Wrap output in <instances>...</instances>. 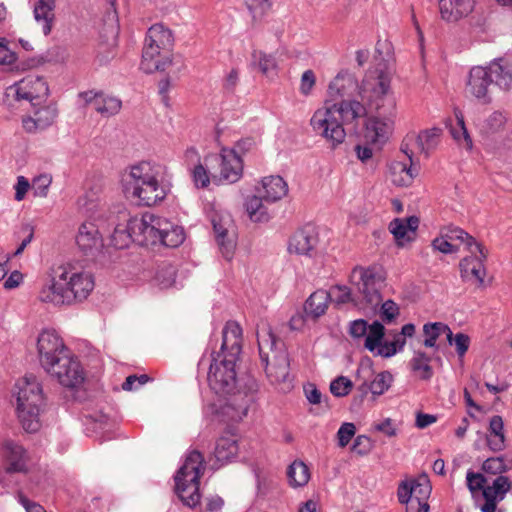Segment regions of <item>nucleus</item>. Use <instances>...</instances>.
Returning a JSON list of instances; mask_svg holds the SVG:
<instances>
[{
  "instance_id": "obj_15",
  "label": "nucleus",
  "mask_w": 512,
  "mask_h": 512,
  "mask_svg": "<svg viewBox=\"0 0 512 512\" xmlns=\"http://www.w3.org/2000/svg\"><path fill=\"white\" fill-rule=\"evenodd\" d=\"M432 491L430 480L426 474L417 478H411L402 481L397 489L399 502H407L415 499L417 503L428 504V499Z\"/></svg>"
},
{
  "instance_id": "obj_4",
  "label": "nucleus",
  "mask_w": 512,
  "mask_h": 512,
  "mask_svg": "<svg viewBox=\"0 0 512 512\" xmlns=\"http://www.w3.org/2000/svg\"><path fill=\"white\" fill-rule=\"evenodd\" d=\"M174 43L172 31L163 24H154L147 32L142 51L141 69L145 73L165 71L173 64H178L177 71L184 67L181 56H165L161 58V51H170Z\"/></svg>"
},
{
  "instance_id": "obj_14",
  "label": "nucleus",
  "mask_w": 512,
  "mask_h": 512,
  "mask_svg": "<svg viewBox=\"0 0 512 512\" xmlns=\"http://www.w3.org/2000/svg\"><path fill=\"white\" fill-rule=\"evenodd\" d=\"M10 89L14 90L17 100H25L33 106L39 105L49 93L47 82L39 75H28Z\"/></svg>"
},
{
  "instance_id": "obj_44",
  "label": "nucleus",
  "mask_w": 512,
  "mask_h": 512,
  "mask_svg": "<svg viewBox=\"0 0 512 512\" xmlns=\"http://www.w3.org/2000/svg\"><path fill=\"white\" fill-rule=\"evenodd\" d=\"M432 358L422 351L415 352L410 361L411 368L414 372L419 373L422 380H429L433 375V369L430 366Z\"/></svg>"
},
{
  "instance_id": "obj_10",
  "label": "nucleus",
  "mask_w": 512,
  "mask_h": 512,
  "mask_svg": "<svg viewBox=\"0 0 512 512\" xmlns=\"http://www.w3.org/2000/svg\"><path fill=\"white\" fill-rule=\"evenodd\" d=\"M258 345L260 357L262 363L265 364V372L271 384L283 392L290 391L293 387V379L290 375V361L287 352L274 353L270 360L268 354L263 353V344L260 339H258Z\"/></svg>"
},
{
  "instance_id": "obj_57",
  "label": "nucleus",
  "mask_w": 512,
  "mask_h": 512,
  "mask_svg": "<svg viewBox=\"0 0 512 512\" xmlns=\"http://www.w3.org/2000/svg\"><path fill=\"white\" fill-rule=\"evenodd\" d=\"M432 247L444 254H452L458 251V247L453 245L442 233L440 237H437L432 241Z\"/></svg>"
},
{
  "instance_id": "obj_2",
  "label": "nucleus",
  "mask_w": 512,
  "mask_h": 512,
  "mask_svg": "<svg viewBox=\"0 0 512 512\" xmlns=\"http://www.w3.org/2000/svg\"><path fill=\"white\" fill-rule=\"evenodd\" d=\"M242 350V329L236 321H228L222 330V344L219 352L212 354L208 371L210 388L220 395H228L222 407V414L230 421H241L255 403L258 384L247 378L243 386L234 392L237 383L236 362Z\"/></svg>"
},
{
  "instance_id": "obj_7",
  "label": "nucleus",
  "mask_w": 512,
  "mask_h": 512,
  "mask_svg": "<svg viewBox=\"0 0 512 512\" xmlns=\"http://www.w3.org/2000/svg\"><path fill=\"white\" fill-rule=\"evenodd\" d=\"M204 458L199 451L188 454L175 476V489L184 505L192 508L200 502L199 480Z\"/></svg>"
},
{
  "instance_id": "obj_55",
  "label": "nucleus",
  "mask_w": 512,
  "mask_h": 512,
  "mask_svg": "<svg viewBox=\"0 0 512 512\" xmlns=\"http://www.w3.org/2000/svg\"><path fill=\"white\" fill-rule=\"evenodd\" d=\"M253 19L261 17L271 7L270 0H244Z\"/></svg>"
},
{
  "instance_id": "obj_6",
  "label": "nucleus",
  "mask_w": 512,
  "mask_h": 512,
  "mask_svg": "<svg viewBox=\"0 0 512 512\" xmlns=\"http://www.w3.org/2000/svg\"><path fill=\"white\" fill-rule=\"evenodd\" d=\"M163 167L160 164L142 161L133 165L127 181L132 196L139 204L152 206L161 202L166 196L165 188L160 184Z\"/></svg>"
},
{
  "instance_id": "obj_45",
  "label": "nucleus",
  "mask_w": 512,
  "mask_h": 512,
  "mask_svg": "<svg viewBox=\"0 0 512 512\" xmlns=\"http://www.w3.org/2000/svg\"><path fill=\"white\" fill-rule=\"evenodd\" d=\"M385 334V328L379 321H374L369 325L364 346L369 351L373 352L381 344Z\"/></svg>"
},
{
  "instance_id": "obj_8",
  "label": "nucleus",
  "mask_w": 512,
  "mask_h": 512,
  "mask_svg": "<svg viewBox=\"0 0 512 512\" xmlns=\"http://www.w3.org/2000/svg\"><path fill=\"white\" fill-rule=\"evenodd\" d=\"M74 265L71 263L53 267L48 282L41 288L38 298L54 306H72Z\"/></svg>"
},
{
  "instance_id": "obj_9",
  "label": "nucleus",
  "mask_w": 512,
  "mask_h": 512,
  "mask_svg": "<svg viewBox=\"0 0 512 512\" xmlns=\"http://www.w3.org/2000/svg\"><path fill=\"white\" fill-rule=\"evenodd\" d=\"M351 281L356 285L363 300L370 307H377L382 301L381 289L385 276L382 270L376 266L355 267L351 274Z\"/></svg>"
},
{
  "instance_id": "obj_56",
  "label": "nucleus",
  "mask_w": 512,
  "mask_h": 512,
  "mask_svg": "<svg viewBox=\"0 0 512 512\" xmlns=\"http://www.w3.org/2000/svg\"><path fill=\"white\" fill-rule=\"evenodd\" d=\"M373 447L371 439L366 435H358L351 447V450L358 455L368 454Z\"/></svg>"
},
{
  "instance_id": "obj_61",
  "label": "nucleus",
  "mask_w": 512,
  "mask_h": 512,
  "mask_svg": "<svg viewBox=\"0 0 512 512\" xmlns=\"http://www.w3.org/2000/svg\"><path fill=\"white\" fill-rule=\"evenodd\" d=\"M453 344L456 346L458 356L463 357L469 349L470 338L464 333H457L453 335Z\"/></svg>"
},
{
  "instance_id": "obj_34",
  "label": "nucleus",
  "mask_w": 512,
  "mask_h": 512,
  "mask_svg": "<svg viewBox=\"0 0 512 512\" xmlns=\"http://www.w3.org/2000/svg\"><path fill=\"white\" fill-rule=\"evenodd\" d=\"M423 334L425 339L423 344L425 347L438 348L436 345L437 339L445 334L446 339L450 345H453V333L450 327L442 322L426 323L423 326Z\"/></svg>"
},
{
  "instance_id": "obj_5",
  "label": "nucleus",
  "mask_w": 512,
  "mask_h": 512,
  "mask_svg": "<svg viewBox=\"0 0 512 512\" xmlns=\"http://www.w3.org/2000/svg\"><path fill=\"white\" fill-rule=\"evenodd\" d=\"M16 411L19 422L28 433H35L41 427L40 413L45 398L40 382L34 375L25 376L15 384Z\"/></svg>"
},
{
  "instance_id": "obj_43",
  "label": "nucleus",
  "mask_w": 512,
  "mask_h": 512,
  "mask_svg": "<svg viewBox=\"0 0 512 512\" xmlns=\"http://www.w3.org/2000/svg\"><path fill=\"white\" fill-rule=\"evenodd\" d=\"M442 234L450 241L459 240L464 243L470 254L474 253V249H479L480 247V243L477 242L474 237L459 227L448 226L442 231Z\"/></svg>"
},
{
  "instance_id": "obj_1",
  "label": "nucleus",
  "mask_w": 512,
  "mask_h": 512,
  "mask_svg": "<svg viewBox=\"0 0 512 512\" xmlns=\"http://www.w3.org/2000/svg\"><path fill=\"white\" fill-rule=\"evenodd\" d=\"M390 76L382 69L369 70L362 80L359 96L345 99L317 109L310 119L313 131L324 137L333 147L346 137L344 125L364 123V138L370 144L383 145L393 131L397 113L396 99L390 86Z\"/></svg>"
},
{
  "instance_id": "obj_47",
  "label": "nucleus",
  "mask_w": 512,
  "mask_h": 512,
  "mask_svg": "<svg viewBox=\"0 0 512 512\" xmlns=\"http://www.w3.org/2000/svg\"><path fill=\"white\" fill-rule=\"evenodd\" d=\"M329 293L331 295V301L337 305L355 302L351 289L345 285H335L331 288Z\"/></svg>"
},
{
  "instance_id": "obj_3",
  "label": "nucleus",
  "mask_w": 512,
  "mask_h": 512,
  "mask_svg": "<svg viewBox=\"0 0 512 512\" xmlns=\"http://www.w3.org/2000/svg\"><path fill=\"white\" fill-rule=\"evenodd\" d=\"M184 239L182 227L164 217L146 212L141 217H132L125 227L118 225L111 235V245L124 249L133 241L143 246L159 243L174 248L181 245Z\"/></svg>"
},
{
  "instance_id": "obj_64",
  "label": "nucleus",
  "mask_w": 512,
  "mask_h": 512,
  "mask_svg": "<svg viewBox=\"0 0 512 512\" xmlns=\"http://www.w3.org/2000/svg\"><path fill=\"white\" fill-rule=\"evenodd\" d=\"M29 188H31L29 181L24 176H19L15 185V199L23 200Z\"/></svg>"
},
{
  "instance_id": "obj_38",
  "label": "nucleus",
  "mask_w": 512,
  "mask_h": 512,
  "mask_svg": "<svg viewBox=\"0 0 512 512\" xmlns=\"http://www.w3.org/2000/svg\"><path fill=\"white\" fill-rule=\"evenodd\" d=\"M393 381V376L389 371H383L375 376V378L368 383L366 380L359 386L362 394L371 392L373 395H382L387 391Z\"/></svg>"
},
{
  "instance_id": "obj_27",
  "label": "nucleus",
  "mask_w": 512,
  "mask_h": 512,
  "mask_svg": "<svg viewBox=\"0 0 512 512\" xmlns=\"http://www.w3.org/2000/svg\"><path fill=\"white\" fill-rule=\"evenodd\" d=\"M56 0H36L33 5V16L45 36L52 31L55 22Z\"/></svg>"
},
{
  "instance_id": "obj_12",
  "label": "nucleus",
  "mask_w": 512,
  "mask_h": 512,
  "mask_svg": "<svg viewBox=\"0 0 512 512\" xmlns=\"http://www.w3.org/2000/svg\"><path fill=\"white\" fill-rule=\"evenodd\" d=\"M213 158L219 164V174L212 175L216 184H233L240 180L243 174V161L235 149L223 147Z\"/></svg>"
},
{
  "instance_id": "obj_46",
  "label": "nucleus",
  "mask_w": 512,
  "mask_h": 512,
  "mask_svg": "<svg viewBox=\"0 0 512 512\" xmlns=\"http://www.w3.org/2000/svg\"><path fill=\"white\" fill-rule=\"evenodd\" d=\"M505 120L506 118L501 112L495 111L479 124L480 131L487 135L494 133L504 125Z\"/></svg>"
},
{
  "instance_id": "obj_11",
  "label": "nucleus",
  "mask_w": 512,
  "mask_h": 512,
  "mask_svg": "<svg viewBox=\"0 0 512 512\" xmlns=\"http://www.w3.org/2000/svg\"><path fill=\"white\" fill-rule=\"evenodd\" d=\"M58 382L68 388L81 385L84 381V371L77 357L69 350L46 370Z\"/></svg>"
},
{
  "instance_id": "obj_33",
  "label": "nucleus",
  "mask_w": 512,
  "mask_h": 512,
  "mask_svg": "<svg viewBox=\"0 0 512 512\" xmlns=\"http://www.w3.org/2000/svg\"><path fill=\"white\" fill-rule=\"evenodd\" d=\"M238 453L237 441L232 437H221L217 440L214 449L215 463L213 468L218 469L228 463Z\"/></svg>"
},
{
  "instance_id": "obj_31",
  "label": "nucleus",
  "mask_w": 512,
  "mask_h": 512,
  "mask_svg": "<svg viewBox=\"0 0 512 512\" xmlns=\"http://www.w3.org/2000/svg\"><path fill=\"white\" fill-rule=\"evenodd\" d=\"M488 67L494 84L501 89L509 90L512 86V58L499 59Z\"/></svg>"
},
{
  "instance_id": "obj_49",
  "label": "nucleus",
  "mask_w": 512,
  "mask_h": 512,
  "mask_svg": "<svg viewBox=\"0 0 512 512\" xmlns=\"http://www.w3.org/2000/svg\"><path fill=\"white\" fill-rule=\"evenodd\" d=\"M466 482L469 491L472 494L482 491L486 487L487 479L482 473L468 470L466 473Z\"/></svg>"
},
{
  "instance_id": "obj_59",
  "label": "nucleus",
  "mask_w": 512,
  "mask_h": 512,
  "mask_svg": "<svg viewBox=\"0 0 512 512\" xmlns=\"http://www.w3.org/2000/svg\"><path fill=\"white\" fill-rule=\"evenodd\" d=\"M399 315L398 305L392 301L387 300L381 306V318L383 321L390 323Z\"/></svg>"
},
{
  "instance_id": "obj_60",
  "label": "nucleus",
  "mask_w": 512,
  "mask_h": 512,
  "mask_svg": "<svg viewBox=\"0 0 512 512\" xmlns=\"http://www.w3.org/2000/svg\"><path fill=\"white\" fill-rule=\"evenodd\" d=\"M316 82L315 74L312 70H306L301 77L300 92L303 95H309Z\"/></svg>"
},
{
  "instance_id": "obj_19",
  "label": "nucleus",
  "mask_w": 512,
  "mask_h": 512,
  "mask_svg": "<svg viewBox=\"0 0 512 512\" xmlns=\"http://www.w3.org/2000/svg\"><path fill=\"white\" fill-rule=\"evenodd\" d=\"M85 104L100 113L102 116H114L121 110L122 101L116 97L105 95L102 92L86 91L79 94Z\"/></svg>"
},
{
  "instance_id": "obj_17",
  "label": "nucleus",
  "mask_w": 512,
  "mask_h": 512,
  "mask_svg": "<svg viewBox=\"0 0 512 512\" xmlns=\"http://www.w3.org/2000/svg\"><path fill=\"white\" fill-rule=\"evenodd\" d=\"M493 83L489 67L476 66L470 70L467 91L484 104H488L491 102L488 89Z\"/></svg>"
},
{
  "instance_id": "obj_18",
  "label": "nucleus",
  "mask_w": 512,
  "mask_h": 512,
  "mask_svg": "<svg viewBox=\"0 0 512 512\" xmlns=\"http://www.w3.org/2000/svg\"><path fill=\"white\" fill-rule=\"evenodd\" d=\"M361 87L362 83L359 85L356 77L352 73L341 71L330 82L329 94L332 97H341V101L352 98L362 101L359 96Z\"/></svg>"
},
{
  "instance_id": "obj_48",
  "label": "nucleus",
  "mask_w": 512,
  "mask_h": 512,
  "mask_svg": "<svg viewBox=\"0 0 512 512\" xmlns=\"http://www.w3.org/2000/svg\"><path fill=\"white\" fill-rule=\"evenodd\" d=\"M52 183V177L48 174H41L35 177L31 184V190L36 197H46L49 186Z\"/></svg>"
},
{
  "instance_id": "obj_63",
  "label": "nucleus",
  "mask_w": 512,
  "mask_h": 512,
  "mask_svg": "<svg viewBox=\"0 0 512 512\" xmlns=\"http://www.w3.org/2000/svg\"><path fill=\"white\" fill-rule=\"evenodd\" d=\"M239 82V71L236 68L231 69V71L225 76L223 80V88L228 93H233L235 91L236 86Z\"/></svg>"
},
{
  "instance_id": "obj_32",
  "label": "nucleus",
  "mask_w": 512,
  "mask_h": 512,
  "mask_svg": "<svg viewBox=\"0 0 512 512\" xmlns=\"http://www.w3.org/2000/svg\"><path fill=\"white\" fill-rule=\"evenodd\" d=\"M331 295L328 291L319 289L313 292L304 304V312L307 317L317 319L325 314Z\"/></svg>"
},
{
  "instance_id": "obj_54",
  "label": "nucleus",
  "mask_w": 512,
  "mask_h": 512,
  "mask_svg": "<svg viewBox=\"0 0 512 512\" xmlns=\"http://www.w3.org/2000/svg\"><path fill=\"white\" fill-rule=\"evenodd\" d=\"M355 433L356 427L353 423H343L337 432L338 445L342 448L346 447L353 438V436L355 435Z\"/></svg>"
},
{
  "instance_id": "obj_22",
  "label": "nucleus",
  "mask_w": 512,
  "mask_h": 512,
  "mask_svg": "<svg viewBox=\"0 0 512 512\" xmlns=\"http://www.w3.org/2000/svg\"><path fill=\"white\" fill-rule=\"evenodd\" d=\"M419 222L416 216L396 218L390 222L389 229L398 246L403 247L415 239Z\"/></svg>"
},
{
  "instance_id": "obj_21",
  "label": "nucleus",
  "mask_w": 512,
  "mask_h": 512,
  "mask_svg": "<svg viewBox=\"0 0 512 512\" xmlns=\"http://www.w3.org/2000/svg\"><path fill=\"white\" fill-rule=\"evenodd\" d=\"M318 244V236L315 228L305 226L296 231L289 241L288 250L290 253L311 256Z\"/></svg>"
},
{
  "instance_id": "obj_24",
  "label": "nucleus",
  "mask_w": 512,
  "mask_h": 512,
  "mask_svg": "<svg viewBox=\"0 0 512 512\" xmlns=\"http://www.w3.org/2000/svg\"><path fill=\"white\" fill-rule=\"evenodd\" d=\"M475 2L476 0H439L441 18L446 22H457L473 11Z\"/></svg>"
},
{
  "instance_id": "obj_53",
  "label": "nucleus",
  "mask_w": 512,
  "mask_h": 512,
  "mask_svg": "<svg viewBox=\"0 0 512 512\" xmlns=\"http://www.w3.org/2000/svg\"><path fill=\"white\" fill-rule=\"evenodd\" d=\"M191 176L197 188H206L210 183V174L201 163L192 169Z\"/></svg>"
},
{
  "instance_id": "obj_25",
  "label": "nucleus",
  "mask_w": 512,
  "mask_h": 512,
  "mask_svg": "<svg viewBox=\"0 0 512 512\" xmlns=\"http://www.w3.org/2000/svg\"><path fill=\"white\" fill-rule=\"evenodd\" d=\"M57 109L49 105L34 112V116H27L22 120V126L27 133H37L51 126L56 117Z\"/></svg>"
},
{
  "instance_id": "obj_62",
  "label": "nucleus",
  "mask_w": 512,
  "mask_h": 512,
  "mask_svg": "<svg viewBox=\"0 0 512 512\" xmlns=\"http://www.w3.org/2000/svg\"><path fill=\"white\" fill-rule=\"evenodd\" d=\"M367 321L363 319L354 320L350 323L349 333L354 338L366 336L368 330Z\"/></svg>"
},
{
  "instance_id": "obj_50",
  "label": "nucleus",
  "mask_w": 512,
  "mask_h": 512,
  "mask_svg": "<svg viewBox=\"0 0 512 512\" xmlns=\"http://www.w3.org/2000/svg\"><path fill=\"white\" fill-rule=\"evenodd\" d=\"M176 271L171 265L162 266L156 273V280L161 288H168L175 282Z\"/></svg>"
},
{
  "instance_id": "obj_23",
  "label": "nucleus",
  "mask_w": 512,
  "mask_h": 512,
  "mask_svg": "<svg viewBox=\"0 0 512 512\" xmlns=\"http://www.w3.org/2000/svg\"><path fill=\"white\" fill-rule=\"evenodd\" d=\"M212 224L220 252L226 260H231L236 247V242L234 236L229 233V227L231 226L230 219L215 217L212 220Z\"/></svg>"
},
{
  "instance_id": "obj_40",
  "label": "nucleus",
  "mask_w": 512,
  "mask_h": 512,
  "mask_svg": "<svg viewBox=\"0 0 512 512\" xmlns=\"http://www.w3.org/2000/svg\"><path fill=\"white\" fill-rule=\"evenodd\" d=\"M251 66L257 68L263 75H274L277 70V62L272 54L261 50H254L251 54Z\"/></svg>"
},
{
  "instance_id": "obj_58",
  "label": "nucleus",
  "mask_w": 512,
  "mask_h": 512,
  "mask_svg": "<svg viewBox=\"0 0 512 512\" xmlns=\"http://www.w3.org/2000/svg\"><path fill=\"white\" fill-rule=\"evenodd\" d=\"M8 44L7 39L0 38V65H11L17 59L16 53L9 48Z\"/></svg>"
},
{
  "instance_id": "obj_37",
  "label": "nucleus",
  "mask_w": 512,
  "mask_h": 512,
  "mask_svg": "<svg viewBox=\"0 0 512 512\" xmlns=\"http://www.w3.org/2000/svg\"><path fill=\"white\" fill-rule=\"evenodd\" d=\"M504 424L501 416L495 415L490 419L487 444L494 452L502 451L505 448Z\"/></svg>"
},
{
  "instance_id": "obj_35",
  "label": "nucleus",
  "mask_w": 512,
  "mask_h": 512,
  "mask_svg": "<svg viewBox=\"0 0 512 512\" xmlns=\"http://www.w3.org/2000/svg\"><path fill=\"white\" fill-rule=\"evenodd\" d=\"M442 130L440 128H431L421 131L416 137H412L417 149L428 157L440 142Z\"/></svg>"
},
{
  "instance_id": "obj_39",
  "label": "nucleus",
  "mask_w": 512,
  "mask_h": 512,
  "mask_svg": "<svg viewBox=\"0 0 512 512\" xmlns=\"http://www.w3.org/2000/svg\"><path fill=\"white\" fill-rule=\"evenodd\" d=\"M393 183L397 186L407 187L418 174V168L413 164L408 166L402 162H396L392 165Z\"/></svg>"
},
{
  "instance_id": "obj_28",
  "label": "nucleus",
  "mask_w": 512,
  "mask_h": 512,
  "mask_svg": "<svg viewBox=\"0 0 512 512\" xmlns=\"http://www.w3.org/2000/svg\"><path fill=\"white\" fill-rule=\"evenodd\" d=\"M72 277L74 278L72 305H75L87 299L94 289L95 282L90 272L79 269L75 265Z\"/></svg>"
},
{
  "instance_id": "obj_16",
  "label": "nucleus",
  "mask_w": 512,
  "mask_h": 512,
  "mask_svg": "<svg viewBox=\"0 0 512 512\" xmlns=\"http://www.w3.org/2000/svg\"><path fill=\"white\" fill-rule=\"evenodd\" d=\"M488 256V250L480 243L479 249H474V253L463 258L459 263L461 278L464 281L475 279L479 286L484 284L486 269L484 262Z\"/></svg>"
},
{
  "instance_id": "obj_41",
  "label": "nucleus",
  "mask_w": 512,
  "mask_h": 512,
  "mask_svg": "<svg viewBox=\"0 0 512 512\" xmlns=\"http://www.w3.org/2000/svg\"><path fill=\"white\" fill-rule=\"evenodd\" d=\"M289 484L293 487H301L308 483L310 471L302 461H294L287 469Z\"/></svg>"
},
{
  "instance_id": "obj_51",
  "label": "nucleus",
  "mask_w": 512,
  "mask_h": 512,
  "mask_svg": "<svg viewBox=\"0 0 512 512\" xmlns=\"http://www.w3.org/2000/svg\"><path fill=\"white\" fill-rule=\"evenodd\" d=\"M482 471L489 475H501L506 471V465L502 458L491 457L486 459L482 464Z\"/></svg>"
},
{
  "instance_id": "obj_29",
  "label": "nucleus",
  "mask_w": 512,
  "mask_h": 512,
  "mask_svg": "<svg viewBox=\"0 0 512 512\" xmlns=\"http://www.w3.org/2000/svg\"><path fill=\"white\" fill-rule=\"evenodd\" d=\"M288 192V185L280 176H269L262 179L261 187L257 188L265 202H276Z\"/></svg>"
},
{
  "instance_id": "obj_30",
  "label": "nucleus",
  "mask_w": 512,
  "mask_h": 512,
  "mask_svg": "<svg viewBox=\"0 0 512 512\" xmlns=\"http://www.w3.org/2000/svg\"><path fill=\"white\" fill-rule=\"evenodd\" d=\"M3 455L6 459L8 473L26 471V451L21 445L13 441H6L3 446Z\"/></svg>"
},
{
  "instance_id": "obj_52",
  "label": "nucleus",
  "mask_w": 512,
  "mask_h": 512,
  "mask_svg": "<svg viewBox=\"0 0 512 512\" xmlns=\"http://www.w3.org/2000/svg\"><path fill=\"white\" fill-rule=\"evenodd\" d=\"M352 382L344 376H339L330 384V391L336 397H343L349 394Z\"/></svg>"
},
{
  "instance_id": "obj_20",
  "label": "nucleus",
  "mask_w": 512,
  "mask_h": 512,
  "mask_svg": "<svg viewBox=\"0 0 512 512\" xmlns=\"http://www.w3.org/2000/svg\"><path fill=\"white\" fill-rule=\"evenodd\" d=\"M511 489V483L508 477L497 476L492 485H486L483 489V498L485 503L481 506V512H495L497 504L501 502Z\"/></svg>"
},
{
  "instance_id": "obj_13",
  "label": "nucleus",
  "mask_w": 512,
  "mask_h": 512,
  "mask_svg": "<svg viewBox=\"0 0 512 512\" xmlns=\"http://www.w3.org/2000/svg\"><path fill=\"white\" fill-rule=\"evenodd\" d=\"M37 350L40 364L45 371L57 361V358L69 351L61 337L53 330H44L39 334Z\"/></svg>"
},
{
  "instance_id": "obj_26",
  "label": "nucleus",
  "mask_w": 512,
  "mask_h": 512,
  "mask_svg": "<svg viewBox=\"0 0 512 512\" xmlns=\"http://www.w3.org/2000/svg\"><path fill=\"white\" fill-rule=\"evenodd\" d=\"M76 243L85 254L99 250L102 247V237L98 227L92 222L82 223L78 229Z\"/></svg>"
},
{
  "instance_id": "obj_42",
  "label": "nucleus",
  "mask_w": 512,
  "mask_h": 512,
  "mask_svg": "<svg viewBox=\"0 0 512 512\" xmlns=\"http://www.w3.org/2000/svg\"><path fill=\"white\" fill-rule=\"evenodd\" d=\"M263 201L265 200L259 193L247 199L245 206L252 221H268L269 215Z\"/></svg>"
},
{
  "instance_id": "obj_36",
  "label": "nucleus",
  "mask_w": 512,
  "mask_h": 512,
  "mask_svg": "<svg viewBox=\"0 0 512 512\" xmlns=\"http://www.w3.org/2000/svg\"><path fill=\"white\" fill-rule=\"evenodd\" d=\"M453 139L466 149H472L473 142L465 126L464 117L461 112L455 113V119L449 120L446 124Z\"/></svg>"
}]
</instances>
